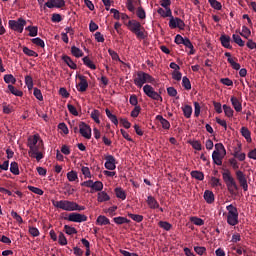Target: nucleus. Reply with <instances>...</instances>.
<instances>
[{
	"mask_svg": "<svg viewBox=\"0 0 256 256\" xmlns=\"http://www.w3.org/2000/svg\"><path fill=\"white\" fill-rule=\"evenodd\" d=\"M232 39H233L234 43H236V45H239V47H245V41H243L241 36H239L237 34H233Z\"/></svg>",
	"mask_w": 256,
	"mask_h": 256,
	"instance_id": "obj_39",
	"label": "nucleus"
},
{
	"mask_svg": "<svg viewBox=\"0 0 256 256\" xmlns=\"http://www.w3.org/2000/svg\"><path fill=\"white\" fill-rule=\"evenodd\" d=\"M40 149L41 148H38L37 150H36V152L35 151H29V155H30V157H34V159H36V160H38V161H41V159H43V153L42 152H40Z\"/></svg>",
	"mask_w": 256,
	"mask_h": 256,
	"instance_id": "obj_34",
	"label": "nucleus"
},
{
	"mask_svg": "<svg viewBox=\"0 0 256 256\" xmlns=\"http://www.w3.org/2000/svg\"><path fill=\"white\" fill-rule=\"evenodd\" d=\"M45 7H48V9H61V7H65V0H49L45 3Z\"/></svg>",
	"mask_w": 256,
	"mask_h": 256,
	"instance_id": "obj_15",
	"label": "nucleus"
},
{
	"mask_svg": "<svg viewBox=\"0 0 256 256\" xmlns=\"http://www.w3.org/2000/svg\"><path fill=\"white\" fill-rule=\"evenodd\" d=\"M105 161L104 167L108 169V171H115V169H117V166L115 165L116 160L113 155L105 156Z\"/></svg>",
	"mask_w": 256,
	"mask_h": 256,
	"instance_id": "obj_14",
	"label": "nucleus"
},
{
	"mask_svg": "<svg viewBox=\"0 0 256 256\" xmlns=\"http://www.w3.org/2000/svg\"><path fill=\"white\" fill-rule=\"evenodd\" d=\"M23 53H24V55H27L28 57H39V54H37V52L29 49V47H27V46L23 47Z\"/></svg>",
	"mask_w": 256,
	"mask_h": 256,
	"instance_id": "obj_44",
	"label": "nucleus"
},
{
	"mask_svg": "<svg viewBox=\"0 0 256 256\" xmlns=\"http://www.w3.org/2000/svg\"><path fill=\"white\" fill-rule=\"evenodd\" d=\"M91 119L99 125L101 123V120H99V117H101V112L97 109L93 110L90 115Z\"/></svg>",
	"mask_w": 256,
	"mask_h": 256,
	"instance_id": "obj_35",
	"label": "nucleus"
},
{
	"mask_svg": "<svg viewBox=\"0 0 256 256\" xmlns=\"http://www.w3.org/2000/svg\"><path fill=\"white\" fill-rule=\"evenodd\" d=\"M114 223H116V225H124V223H131V220L123 217V216H118L113 218Z\"/></svg>",
	"mask_w": 256,
	"mask_h": 256,
	"instance_id": "obj_37",
	"label": "nucleus"
},
{
	"mask_svg": "<svg viewBox=\"0 0 256 256\" xmlns=\"http://www.w3.org/2000/svg\"><path fill=\"white\" fill-rule=\"evenodd\" d=\"M4 82L7 83V85H15V83H17V79L13 77V74H6L4 75Z\"/></svg>",
	"mask_w": 256,
	"mask_h": 256,
	"instance_id": "obj_38",
	"label": "nucleus"
},
{
	"mask_svg": "<svg viewBox=\"0 0 256 256\" xmlns=\"http://www.w3.org/2000/svg\"><path fill=\"white\" fill-rule=\"evenodd\" d=\"M10 172L13 175H19V164L17 162H11V164H10Z\"/></svg>",
	"mask_w": 256,
	"mask_h": 256,
	"instance_id": "obj_49",
	"label": "nucleus"
},
{
	"mask_svg": "<svg viewBox=\"0 0 256 256\" xmlns=\"http://www.w3.org/2000/svg\"><path fill=\"white\" fill-rule=\"evenodd\" d=\"M52 205L56 207V209H62V211H73L75 202L69 200H52Z\"/></svg>",
	"mask_w": 256,
	"mask_h": 256,
	"instance_id": "obj_7",
	"label": "nucleus"
},
{
	"mask_svg": "<svg viewBox=\"0 0 256 256\" xmlns=\"http://www.w3.org/2000/svg\"><path fill=\"white\" fill-rule=\"evenodd\" d=\"M82 61H83V63H84V65H86V67H89V69H92V70H95V69H97V66H95L94 64H93V61H91V59H89V57H84L83 59H82Z\"/></svg>",
	"mask_w": 256,
	"mask_h": 256,
	"instance_id": "obj_47",
	"label": "nucleus"
},
{
	"mask_svg": "<svg viewBox=\"0 0 256 256\" xmlns=\"http://www.w3.org/2000/svg\"><path fill=\"white\" fill-rule=\"evenodd\" d=\"M67 179L68 181L73 182V181H77V179H79V176L75 171L72 170L67 173Z\"/></svg>",
	"mask_w": 256,
	"mask_h": 256,
	"instance_id": "obj_55",
	"label": "nucleus"
},
{
	"mask_svg": "<svg viewBox=\"0 0 256 256\" xmlns=\"http://www.w3.org/2000/svg\"><path fill=\"white\" fill-rule=\"evenodd\" d=\"M64 231L67 235H77V229H75V227H71L69 225L64 226Z\"/></svg>",
	"mask_w": 256,
	"mask_h": 256,
	"instance_id": "obj_52",
	"label": "nucleus"
},
{
	"mask_svg": "<svg viewBox=\"0 0 256 256\" xmlns=\"http://www.w3.org/2000/svg\"><path fill=\"white\" fill-rule=\"evenodd\" d=\"M77 78L79 79V84H78V91L80 93H85L87 89L89 88V82H87V77L84 75H78Z\"/></svg>",
	"mask_w": 256,
	"mask_h": 256,
	"instance_id": "obj_13",
	"label": "nucleus"
},
{
	"mask_svg": "<svg viewBox=\"0 0 256 256\" xmlns=\"http://www.w3.org/2000/svg\"><path fill=\"white\" fill-rule=\"evenodd\" d=\"M182 87H184V89H186V91H191V81L189 80V78L187 76H184L182 78Z\"/></svg>",
	"mask_w": 256,
	"mask_h": 256,
	"instance_id": "obj_48",
	"label": "nucleus"
},
{
	"mask_svg": "<svg viewBox=\"0 0 256 256\" xmlns=\"http://www.w3.org/2000/svg\"><path fill=\"white\" fill-rule=\"evenodd\" d=\"M214 152L220 153L222 155H227V150H225V146L223 145V143L215 144Z\"/></svg>",
	"mask_w": 256,
	"mask_h": 256,
	"instance_id": "obj_40",
	"label": "nucleus"
},
{
	"mask_svg": "<svg viewBox=\"0 0 256 256\" xmlns=\"http://www.w3.org/2000/svg\"><path fill=\"white\" fill-rule=\"evenodd\" d=\"M146 201L150 209H159V202H157L155 197L148 196Z\"/></svg>",
	"mask_w": 256,
	"mask_h": 256,
	"instance_id": "obj_22",
	"label": "nucleus"
},
{
	"mask_svg": "<svg viewBox=\"0 0 256 256\" xmlns=\"http://www.w3.org/2000/svg\"><path fill=\"white\" fill-rule=\"evenodd\" d=\"M220 42L222 47L225 49H233V46H231V37L225 34H222L220 36Z\"/></svg>",
	"mask_w": 256,
	"mask_h": 256,
	"instance_id": "obj_16",
	"label": "nucleus"
},
{
	"mask_svg": "<svg viewBox=\"0 0 256 256\" xmlns=\"http://www.w3.org/2000/svg\"><path fill=\"white\" fill-rule=\"evenodd\" d=\"M223 157H225V155L221 154V152L212 153V160L215 165H218V166L223 165Z\"/></svg>",
	"mask_w": 256,
	"mask_h": 256,
	"instance_id": "obj_19",
	"label": "nucleus"
},
{
	"mask_svg": "<svg viewBox=\"0 0 256 256\" xmlns=\"http://www.w3.org/2000/svg\"><path fill=\"white\" fill-rule=\"evenodd\" d=\"M62 60L64 61V63H66V65H68V67H70V69H77V64L73 62L71 57L64 55L62 56Z\"/></svg>",
	"mask_w": 256,
	"mask_h": 256,
	"instance_id": "obj_27",
	"label": "nucleus"
},
{
	"mask_svg": "<svg viewBox=\"0 0 256 256\" xmlns=\"http://www.w3.org/2000/svg\"><path fill=\"white\" fill-rule=\"evenodd\" d=\"M223 181L227 187V190L231 195H235V191H239V186L237 185V181L231 175V171L226 170L222 173Z\"/></svg>",
	"mask_w": 256,
	"mask_h": 256,
	"instance_id": "obj_2",
	"label": "nucleus"
},
{
	"mask_svg": "<svg viewBox=\"0 0 256 256\" xmlns=\"http://www.w3.org/2000/svg\"><path fill=\"white\" fill-rule=\"evenodd\" d=\"M222 107L226 117H229V118L233 117V114L235 113V111H233V108H231V106H227L226 104H224Z\"/></svg>",
	"mask_w": 256,
	"mask_h": 256,
	"instance_id": "obj_46",
	"label": "nucleus"
},
{
	"mask_svg": "<svg viewBox=\"0 0 256 256\" xmlns=\"http://www.w3.org/2000/svg\"><path fill=\"white\" fill-rule=\"evenodd\" d=\"M183 115L186 119H191V115H193V107L191 105H185L182 107Z\"/></svg>",
	"mask_w": 256,
	"mask_h": 256,
	"instance_id": "obj_25",
	"label": "nucleus"
},
{
	"mask_svg": "<svg viewBox=\"0 0 256 256\" xmlns=\"http://www.w3.org/2000/svg\"><path fill=\"white\" fill-rule=\"evenodd\" d=\"M31 42L34 44V45H37V47H41L42 49L45 48V41H43V39L37 37V38H33L31 40Z\"/></svg>",
	"mask_w": 256,
	"mask_h": 256,
	"instance_id": "obj_53",
	"label": "nucleus"
},
{
	"mask_svg": "<svg viewBox=\"0 0 256 256\" xmlns=\"http://www.w3.org/2000/svg\"><path fill=\"white\" fill-rule=\"evenodd\" d=\"M68 221H71L72 223H85L87 221V216L85 214H79L77 212L70 213L68 218Z\"/></svg>",
	"mask_w": 256,
	"mask_h": 256,
	"instance_id": "obj_11",
	"label": "nucleus"
},
{
	"mask_svg": "<svg viewBox=\"0 0 256 256\" xmlns=\"http://www.w3.org/2000/svg\"><path fill=\"white\" fill-rule=\"evenodd\" d=\"M82 174L84 175L85 179H91V170H89V167H82L81 169Z\"/></svg>",
	"mask_w": 256,
	"mask_h": 256,
	"instance_id": "obj_63",
	"label": "nucleus"
},
{
	"mask_svg": "<svg viewBox=\"0 0 256 256\" xmlns=\"http://www.w3.org/2000/svg\"><path fill=\"white\" fill-rule=\"evenodd\" d=\"M191 177H193V179H197L198 181H203L205 179V174H203L201 171H192Z\"/></svg>",
	"mask_w": 256,
	"mask_h": 256,
	"instance_id": "obj_41",
	"label": "nucleus"
},
{
	"mask_svg": "<svg viewBox=\"0 0 256 256\" xmlns=\"http://www.w3.org/2000/svg\"><path fill=\"white\" fill-rule=\"evenodd\" d=\"M225 57L228 58L227 61L231 65L232 69H234L235 71H239V69H241V64L237 63L235 59L231 57V54L229 52L225 53Z\"/></svg>",
	"mask_w": 256,
	"mask_h": 256,
	"instance_id": "obj_20",
	"label": "nucleus"
},
{
	"mask_svg": "<svg viewBox=\"0 0 256 256\" xmlns=\"http://www.w3.org/2000/svg\"><path fill=\"white\" fill-rule=\"evenodd\" d=\"M11 217H13V219H15V221H17V223H19L20 225L23 224V218L21 217V215H18L17 212H15L14 210L11 211Z\"/></svg>",
	"mask_w": 256,
	"mask_h": 256,
	"instance_id": "obj_59",
	"label": "nucleus"
},
{
	"mask_svg": "<svg viewBox=\"0 0 256 256\" xmlns=\"http://www.w3.org/2000/svg\"><path fill=\"white\" fill-rule=\"evenodd\" d=\"M145 83H151L152 85H155V78H153V76L148 73L138 71L136 78L134 79V85L141 89Z\"/></svg>",
	"mask_w": 256,
	"mask_h": 256,
	"instance_id": "obj_3",
	"label": "nucleus"
},
{
	"mask_svg": "<svg viewBox=\"0 0 256 256\" xmlns=\"http://www.w3.org/2000/svg\"><path fill=\"white\" fill-rule=\"evenodd\" d=\"M156 121H159L161 123L162 128H164L166 130L171 129V123H169L167 119L163 118V116L157 115Z\"/></svg>",
	"mask_w": 256,
	"mask_h": 256,
	"instance_id": "obj_24",
	"label": "nucleus"
},
{
	"mask_svg": "<svg viewBox=\"0 0 256 256\" xmlns=\"http://www.w3.org/2000/svg\"><path fill=\"white\" fill-rule=\"evenodd\" d=\"M226 210L228 211V225H231L232 227H235V225H239V211L237 210V207L233 206V204H230L226 206Z\"/></svg>",
	"mask_w": 256,
	"mask_h": 256,
	"instance_id": "obj_4",
	"label": "nucleus"
},
{
	"mask_svg": "<svg viewBox=\"0 0 256 256\" xmlns=\"http://www.w3.org/2000/svg\"><path fill=\"white\" fill-rule=\"evenodd\" d=\"M208 3L213 9H216V11H221V9H223V5H221V2L217 0H208Z\"/></svg>",
	"mask_w": 256,
	"mask_h": 256,
	"instance_id": "obj_42",
	"label": "nucleus"
},
{
	"mask_svg": "<svg viewBox=\"0 0 256 256\" xmlns=\"http://www.w3.org/2000/svg\"><path fill=\"white\" fill-rule=\"evenodd\" d=\"M8 89H9L10 93H12V95H15L16 97H23V91L15 88V86L9 84Z\"/></svg>",
	"mask_w": 256,
	"mask_h": 256,
	"instance_id": "obj_32",
	"label": "nucleus"
},
{
	"mask_svg": "<svg viewBox=\"0 0 256 256\" xmlns=\"http://www.w3.org/2000/svg\"><path fill=\"white\" fill-rule=\"evenodd\" d=\"M191 221L194 225H197L198 227H201L202 225H205V221L198 217H192Z\"/></svg>",
	"mask_w": 256,
	"mask_h": 256,
	"instance_id": "obj_56",
	"label": "nucleus"
},
{
	"mask_svg": "<svg viewBox=\"0 0 256 256\" xmlns=\"http://www.w3.org/2000/svg\"><path fill=\"white\" fill-rule=\"evenodd\" d=\"M33 95L34 97H36V99H38V101H43V94L41 93L39 88H34Z\"/></svg>",
	"mask_w": 256,
	"mask_h": 256,
	"instance_id": "obj_64",
	"label": "nucleus"
},
{
	"mask_svg": "<svg viewBox=\"0 0 256 256\" xmlns=\"http://www.w3.org/2000/svg\"><path fill=\"white\" fill-rule=\"evenodd\" d=\"M230 101L236 113H241V111H243V105L241 104V101H239L237 97L232 96L230 98Z\"/></svg>",
	"mask_w": 256,
	"mask_h": 256,
	"instance_id": "obj_17",
	"label": "nucleus"
},
{
	"mask_svg": "<svg viewBox=\"0 0 256 256\" xmlns=\"http://www.w3.org/2000/svg\"><path fill=\"white\" fill-rule=\"evenodd\" d=\"M241 37L249 39L251 36V30L247 26H242V32H240Z\"/></svg>",
	"mask_w": 256,
	"mask_h": 256,
	"instance_id": "obj_50",
	"label": "nucleus"
},
{
	"mask_svg": "<svg viewBox=\"0 0 256 256\" xmlns=\"http://www.w3.org/2000/svg\"><path fill=\"white\" fill-rule=\"evenodd\" d=\"M159 227H161V229H164V231H171L173 225H171V223L167 221H160Z\"/></svg>",
	"mask_w": 256,
	"mask_h": 256,
	"instance_id": "obj_51",
	"label": "nucleus"
},
{
	"mask_svg": "<svg viewBox=\"0 0 256 256\" xmlns=\"http://www.w3.org/2000/svg\"><path fill=\"white\" fill-rule=\"evenodd\" d=\"M236 175V179L240 185V187H242L243 191H249V184H247V176L245 175V173H243V171L241 170H237L235 172Z\"/></svg>",
	"mask_w": 256,
	"mask_h": 256,
	"instance_id": "obj_9",
	"label": "nucleus"
},
{
	"mask_svg": "<svg viewBox=\"0 0 256 256\" xmlns=\"http://www.w3.org/2000/svg\"><path fill=\"white\" fill-rule=\"evenodd\" d=\"M110 199L111 197L109 196V194H107V192L101 191L98 193V203H105V201H110Z\"/></svg>",
	"mask_w": 256,
	"mask_h": 256,
	"instance_id": "obj_26",
	"label": "nucleus"
},
{
	"mask_svg": "<svg viewBox=\"0 0 256 256\" xmlns=\"http://www.w3.org/2000/svg\"><path fill=\"white\" fill-rule=\"evenodd\" d=\"M28 147L30 151L37 152L38 149L43 147V140H41V136L39 134H35L32 137L28 138Z\"/></svg>",
	"mask_w": 256,
	"mask_h": 256,
	"instance_id": "obj_6",
	"label": "nucleus"
},
{
	"mask_svg": "<svg viewBox=\"0 0 256 256\" xmlns=\"http://www.w3.org/2000/svg\"><path fill=\"white\" fill-rule=\"evenodd\" d=\"M204 199L208 205H211L212 203H215V194H213V191L211 190H205Z\"/></svg>",
	"mask_w": 256,
	"mask_h": 256,
	"instance_id": "obj_21",
	"label": "nucleus"
},
{
	"mask_svg": "<svg viewBox=\"0 0 256 256\" xmlns=\"http://www.w3.org/2000/svg\"><path fill=\"white\" fill-rule=\"evenodd\" d=\"M240 151H241V145H239L238 150L236 149L234 151L233 155H234L235 159H238V161H245L246 155H245V153H240Z\"/></svg>",
	"mask_w": 256,
	"mask_h": 256,
	"instance_id": "obj_36",
	"label": "nucleus"
},
{
	"mask_svg": "<svg viewBox=\"0 0 256 256\" xmlns=\"http://www.w3.org/2000/svg\"><path fill=\"white\" fill-rule=\"evenodd\" d=\"M79 132L84 139H91V126L87 125L85 122L79 123Z\"/></svg>",
	"mask_w": 256,
	"mask_h": 256,
	"instance_id": "obj_12",
	"label": "nucleus"
},
{
	"mask_svg": "<svg viewBox=\"0 0 256 256\" xmlns=\"http://www.w3.org/2000/svg\"><path fill=\"white\" fill-rule=\"evenodd\" d=\"M27 25V21L23 18H18L17 20H9L8 27L12 31H16L17 33H23V29Z\"/></svg>",
	"mask_w": 256,
	"mask_h": 256,
	"instance_id": "obj_5",
	"label": "nucleus"
},
{
	"mask_svg": "<svg viewBox=\"0 0 256 256\" xmlns=\"http://www.w3.org/2000/svg\"><path fill=\"white\" fill-rule=\"evenodd\" d=\"M126 27H128L129 31H131V33H133L140 41L147 39V32L145 31V27L141 25V22L137 20H129Z\"/></svg>",
	"mask_w": 256,
	"mask_h": 256,
	"instance_id": "obj_1",
	"label": "nucleus"
},
{
	"mask_svg": "<svg viewBox=\"0 0 256 256\" xmlns=\"http://www.w3.org/2000/svg\"><path fill=\"white\" fill-rule=\"evenodd\" d=\"M136 15L139 19H145V17H147V15L145 14V9H143V7H139L137 9Z\"/></svg>",
	"mask_w": 256,
	"mask_h": 256,
	"instance_id": "obj_62",
	"label": "nucleus"
},
{
	"mask_svg": "<svg viewBox=\"0 0 256 256\" xmlns=\"http://www.w3.org/2000/svg\"><path fill=\"white\" fill-rule=\"evenodd\" d=\"M106 112V116L108 117V119L111 121V123L115 124V125H119V120L117 119V116L113 113H111V110H109L108 108L105 110Z\"/></svg>",
	"mask_w": 256,
	"mask_h": 256,
	"instance_id": "obj_29",
	"label": "nucleus"
},
{
	"mask_svg": "<svg viewBox=\"0 0 256 256\" xmlns=\"http://www.w3.org/2000/svg\"><path fill=\"white\" fill-rule=\"evenodd\" d=\"M143 91L145 95H147V97H149L150 99H153L154 101H163V97H161V95L155 91L153 86L146 84L143 87Z\"/></svg>",
	"mask_w": 256,
	"mask_h": 256,
	"instance_id": "obj_8",
	"label": "nucleus"
},
{
	"mask_svg": "<svg viewBox=\"0 0 256 256\" xmlns=\"http://www.w3.org/2000/svg\"><path fill=\"white\" fill-rule=\"evenodd\" d=\"M96 225H111V221L107 216L100 215L96 220Z\"/></svg>",
	"mask_w": 256,
	"mask_h": 256,
	"instance_id": "obj_28",
	"label": "nucleus"
},
{
	"mask_svg": "<svg viewBox=\"0 0 256 256\" xmlns=\"http://www.w3.org/2000/svg\"><path fill=\"white\" fill-rule=\"evenodd\" d=\"M183 45H185L187 49H190L188 55H195V49L193 47V43H191V40L189 38H185Z\"/></svg>",
	"mask_w": 256,
	"mask_h": 256,
	"instance_id": "obj_33",
	"label": "nucleus"
},
{
	"mask_svg": "<svg viewBox=\"0 0 256 256\" xmlns=\"http://www.w3.org/2000/svg\"><path fill=\"white\" fill-rule=\"evenodd\" d=\"M240 133L242 137H244L247 141V143H251L253 140L251 139V131H249V128L247 127H242L240 129Z\"/></svg>",
	"mask_w": 256,
	"mask_h": 256,
	"instance_id": "obj_23",
	"label": "nucleus"
},
{
	"mask_svg": "<svg viewBox=\"0 0 256 256\" xmlns=\"http://www.w3.org/2000/svg\"><path fill=\"white\" fill-rule=\"evenodd\" d=\"M25 83L28 87V90L31 91V89H33V77L31 76H26L25 77Z\"/></svg>",
	"mask_w": 256,
	"mask_h": 256,
	"instance_id": "obj_60",
	"label": "nucleus"
},
{
	"mask_svg": "<svg viewBox=\"0 0 256 256\" xmlns=\"http://www.w3.org/2000/svg\"><path fill=\"white\" fill-rule=\"evenodd\" d=\"M67 109L71 115H74V117H77L79 115V112L77 111V108L73 106V104H67Z\"/></svg>",
	"mask_w": 256,
	"mask_h": 256,
	"instance_id": "obj_57",
	"label": "nucleus"
},
{
	"mask_svg": "<svg viewBox=\"0 0 256 256\" xmlns=\"http://www.w3.org/2000/svg\"><path fill=\"white\" fill-rule=\"evenodd\" d=\"M58 242H59V245H62V246L67 245V238L65 237V234H63V232L59 233Z\"/></svg>",
	"mask_w": 256,
	"mask_h": 256,
	"instance_id": "obj_58",
	"label": "nucleus"
},
{
	"mask_svg": "<svg viewBox=\"0 0 256 256\" xmlns=\"http://www.w3.org/2000/svg\"><path fill=\"white\" fill-rule=\"evenodd\" d=\"M108 53H109L110 57L113 59V61H119L120 63H122V65H124L125 67H128V69H131V64H127V63L123 62L121 60V58H119V54H117V52H115V50L108 49Z\"/></svg>",
	"mask_w": 256,
	"mask_h": 256,
	"instance_id": "obj_18",
	"label": "nucleus"
},
{
	"mask_svg": "<svg viewBox=\"0 0 256 256\" xmlns=\"http://www.w3.org/2000/svg\"><path fill=\"white\" fill-rule=\"evenodd\" d=\"M71 54L73 55V57H76L77 59H79V57H83L84 55L83 50L77 48L76 46L71 47Z\"/></svg>",
	"mask_w": 256,
	"mask_h": 256,
	"instance_id": "obj_30",
	"label": "nucleus"
},
{
	"mask_svg": "<svg viewBox=\"0 0 256 256\" xmlns=\"http://www.w3.org/2000/svg\"><path fill=\"white\" fill-rule=\"evenodd\" d=\"M128 217H130L132 221H136V223L143 221V215L128 213Z\"/></svg>",
	"mask_w": 256,
	"mask_h": 256,
	"instance_id": "obj_54",
	"label": "nucleus"
},
{
	"mask_svg": "<svg viewBox=\"0 0 256 256\" xmlns=\"http://www.w3.org/2000/svg\"><path fill=\"white\" fill-rule=\"evenodd\" d=\"M158 15H161V17H172L173 12L171 11V9H163V8H159L157 10Z\"/></svg>",
	"mask_w": 256,
	"mask_h": 256,
	"instance_id": "obj_31",
	"label": "nucleus"
},
{
	"mask_svg": "<svg viewBox=\"0 0 256 256\" xmlns=\"http://www.w3.org/2000/svg\"><path fill=\"white\" fill-rule=\"evenodd\" d=\"M115 194L118 199L125 201L127 199V194L122 190V188H115Z\"/></svg>",
	"mask_w": 256,
	"mask_h": 256,
	"instance_id": "obj_43",
	"label": "nucleus"
},
{
	"mask_svg": "<svg viewBox=\"0 0 256 256\" xmlns=\"http://www.w3.org/2000/svg\"><path fill=\"white\" fill-rule=\"evenodd\" d=\"M28 189L32 192L35 193V195H43V190L40 188H37L35 186H28Z\"/></svg>",
	"mask_w": 256,
	"mask_h": 256,
	"instance_id": "obj_61",
	"label": "nucleus"
},
{
	"mask_svg": "<svg viewBox=\"0 0 256 256\" xmlns=\"http://www.w3.org/2000/svg\"><path fill=\"white\" fill-rule=\"evenodd\" d=\"M94 191H100V192L103 191V182L101 181L94 182L90 193H94Z\"/></svg>",
	"mask_w": 256,
	"mask_h": 256,
	"instance_id": "obj_45",
	"label": "nucleus"
},
{
	"mask_svg": "<svg viewBox=\"0 0 256 256\" xmlns=\"http://www.w3.org/2000/svg\"><path fill=\"white\" fill-rule=\"evenodd\" d=\"M169 27L170 29H185V22L183 20H181V18L179 17H170L169 20Z\"/></svg>",
	"mask_w": 256,
	"mask_h": 256,
	"instance_id": "obj_10",
	"label": "nucleus"
}]
</instances>
